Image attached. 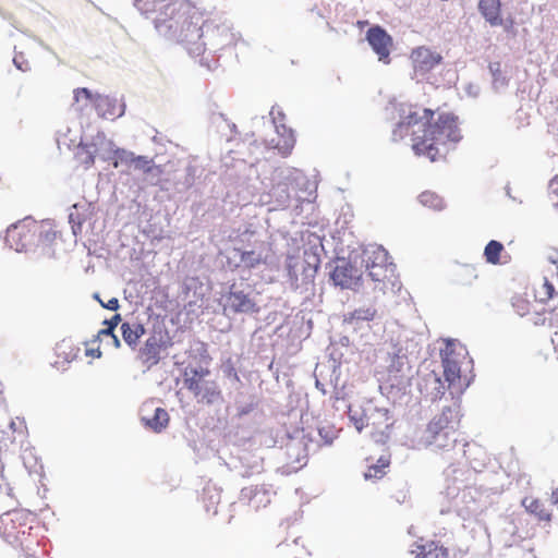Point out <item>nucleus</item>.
Listing matches in <instances>:
<instances>
[{"instance_id":"1","label":"nucleus","mask_w":558,"mask_h":558,"mask_svg":"<svg viewBox=\"0 0 558 558\" xmlns=\"http://www.w3.org/2000/svg\"><path fill=\"white\" fill-rule=\"evenodd\" d=\"M435 111L422 108L417 105H410L402 110L401 120L392 132L393 141L402 140L408 135L410 128L418 126L422 135L413 131L412 148L417 156H425L435 161L440 156L439 147L448 142H458L460 133L458 118L448 112L438 113L437 120L432 123Z\"/></svg>"},{"instance_id":"2","label":"nucleus","mask_w":558,"mask_h":558,"mask_svg":"<svg viewBox=\"0 0 558 558\" xmlns=\"http://www.w3.org/2000/svg\"><path fill=\"white\" fill-rule=\"evenodd\" d=\"M155 26L162 32L166 27L169 36L174 39L192 58H201L206 51L207 44L214 48L222 46L220 40L227 36L225 28L205 19L204 14L184 2H179L170 20L157 16Z\"/></svg>"},{"instance_id":"3","label":"nucleus","mask_w":558,"mask_h":558,"mask_svg":"<svg viewBox=\"0 0 558 558\" xmlns=\"http://www.w3.org/2000/svg\"><path fill=\"white\" fill-rule=\"evenodd\" d=\"M54 238V232L31 217H26L7 229L5 242L16 252H26L34 245L45 243Z\"/></svg>"},{"instance_id":"4","label":"nucleus","mask_w":558,"mask_h":558,"mask_svg":"<svg viewBox=\"0 0 558 558\" xmlns=\"http://www.w3.org/2000/svg\"><path fill=\"white\" fill-rule=\"evenodd\" d=\"M365 266L368 276L375 282V289L383 292L395 290L399 284L397 267L390 260L388 252L383 246H374L364 252Z\"/></svg>"},{"instance_id":"5","label":"nucleus","mask_w":558,"mask_h":558,"mask_svg":"<svg viewBox=\"0 0 558 558\" xmlns=\"http://www.w3.org/2000/svg\"><path fill=\"white\" fill-rule=\"evenodd\" d=\"M207 367H186L183 373L184 387L194 396L197 403L211 405L222 401V391L216 380L208 379Z\"/></svg>"},{"instance_id":"6","label":"nucleus","mask_w":558,"mask_h":558,"mask_svg":"<svg viewBox=\"0 0 558 558\" xmlns=\"http://www.w3.org/2000/svg\"><path fill=\"white\" fill-rule=\"evenodd\" d=\"M460 424L459 412L445 408L427 425L426 440L436 448L452 447L457 441V430Z\"/></svg>"},{"instance_id":"7","label":"nucleus","mask_w":558,"mask_h":558,"mask_svg":"<svg viewBox=\"0 0 558 558\" xmlns=\"http://www.w3.org/2000/svg\"><path fill=\"white\" fill-rule=\"evenodd\" d=\"M35 517L26 510L15 509L0 515V534L10 544H23L35 523Z\"/></svg>"},{"instance_id":"8","label":"nucleus","mask_w":558,"mask_h":558,"mask_svg":"<svg viewBox=\"0 0 558 558\" xmlns=\"http://www.w3.org/2000/svg\"><path fill=\"white\" fill-rule=\"evenodd\" d=\"M320 265V258L316 253L304 252L303 260L295 256H288L286 268L289 279L295 288L300 284H310L313 282Z\"/></svg>"},{"instance_id":"9","label":"nucleus","mask_w":558,"mask_h":558,"mask_svg":"<svg viewBox=\"0 0 558 558\" xmlns=\"http://www.w3.org/2000/svg\"><path fill=\"white\" fill-rule=\"evenodd\" d=\"M170 345V338L166 331H154L140 349L138 359L144 366L151 368L159 363L161 352L166 351Z\"/></svg>"},{"instance_id":"10","label":"nucleus","mask_w":558,"mask_h":558,"mask_svg":"<svg viewBox=\"0 0 558 558\" xmlns=\"http://www.w3.org/2000/svg\"><path fill=\"white\" fill-rule=\"evenodd\" d=\"M502 4L500 0H480L478 12L484 20L493 27L501 26L506 33L515 35V21L509 15L502 17Z\"/></svg>"},{"instance_id":"11","label":"nucleus","mask_w":558,"mask_h":558,"mask_svg":"<svg viewBox=\"0 0 558 558\" xmlns=\"http://www.w3.org/2000/svg\"><path fill=\"white\" fill-rule=\"evenodd\" d=\"M391 426L389 411L380 408H369L366 412V429L375 442H386Z\"/></svg>"},{"instance_id":"12","label":"nucleus","mask_w":558,"mask_h":558,"mask_svg":"<svg viewBox=\"0 0 558 558\" xmlns=\"http://www.w3.org/2000/svg\"><path fill=\"white\" fill-rule=\"evenodd\" d=\"M366 39L378 56V60L385 63L390 62V52L393 46L392 37L380 26L371 27L366 33Z\"/></svg>"},{"instance_id":"13","label":"nucleus","mask_w":558,"mask_h":558,"mask_svg":"<svg viewBox=\"0 0 558 558\" xmlns=\"http://www.w3.org/2000/svg\"><path fill=\"white\" fill-rule=\"evenodd\" d=\"M226 308H229L235 314L257 313L259 311L250 294L241 290H235L234 287H231L229 293L226 295Z\"/></svg>"},{"instance_id":"14","label":"nucleus","mask_w":558,"mask_h":558,"mask_svg":"<svg viewBox=\"0 0 558 558\" xmlns=\"http://www.w3.org/2000/svg\"><path fill=\"white\" fill-rule=\"evenodd\" d=\"M411 60L415 72L427 73L437 66L442 57L426 47H418L411 52Z\"/></svg>"},{"instance_id":"15","label":"nucleus","mask_w":558,"mask_h":558,"mask_svg":"<svg viewBox=\"0 0 558 558\" xmlns=\"http://www.w3.org/2000/svg\"><path fill=\"white\" fill-rule=\"evenodd\" d=\"M410 553L413 558H449L448 548L436 541L416 542L412 545Z\"/></svg>"},{"instance_id":"16","label":"nucleus","mask_w":558,"mask_h":558,"mask_svg":"<svg viewBox=\"0 0 558 558\" xmlns=\"http://www.w3.org/2000/svg\"><path fill=\"white\" fill-rule=\"evenodd\" d=\"M444 376L449 386L460 385L461 366L453 350L447 349L442 354Z\"/></svg>"},{"instance_id":"17","label":"nucleus","mask_w":558,"mask_h":558,"mask_svg":"<svg viewBox=\"0 0 558 558\" xmlns=\"http://www.w3.org/2000/svg\"><path fill=\"white\" fill-rule=\"evenodd\" d=\"M359 278L357 270L349 263L337 265L331 272L332 281L341 288H353L357 283Z\"/></svg>"},{"instance_id":"18","label":"nucleus","mask_w":558,"mask_h":558,"mask_svg":"<svg viewBox=\"0 0 558 558\" xmlns=\"http://www.w3.org/2000/svg\"><path fill=\"white\" fill-rule=\"evenodd\" d=\"M94 107L98 114L105 119H114L123 113V106L109 96L96 94Z\"/></svg>"},{"instance_id":"19","label":"nucleus","mask_w":558,"mask_h":558,"mask_svg":"<svg viewBox=\"0 0 558 558\" xmlns=\"http://www.w3.org/2000/svg\"><path fill=\"white\" fill-rule=\"evenodd\" d=\"M242 499H247L254 509L266 507L270 504V495L267 488L263 485L245 487L241 490Z\"/></svg>"},{"instance_id":"20","label":"nucleus","mask_w":558,"mask_h":558,"mask_svg":"<svg viewBox=\"0 0 558 558\" xmlns=\"http://www.w3.org/2000/svg\"><path fill=\"white\" fill-rule=\"evenodd\" d=\"M179 2H167L166 0H135L136 8L144 14L151 12H163L165 15L174 14Z\"/></svg>"},{"instance_id":"21","label":"nucleus","mask_w":558,"mask_h":558,"mask_svg":"<svg viewBox=\"0 0 558 558\" xmlns=\"http://www.w3.org/2000/svg\"><path fill=\"white\" fill-rule=\"evenodd\" d=\"M120 329L124 342L132 349L137 347L140 339L145 335V328L140 323L125 322Z\"/></svg>"},{"instance_id":"22","label":"nucleus","mask_w":558,"mask_h":558,"mask_svg":"<svg viewBox=\"0 0 558 558\" xmlns=\"http://www.w3.org/2000/svg\"><path fill=\"white\" fill-rule=\"evenodd\" d=\"M522 506L529 513L535 515L539 521L550 522L551 513L539 499L525 497L522 500Z\"/></svg>"},{"instance_id":"23","label":"nucleus","mask_w":558,"mask_h":558,"mask_svg":"<svg viewBox=\"0 0 558 558\" xmlns=\"http://www.w3.org/2000/svg\"><path fill=\"white\" fill-rule=\"evenodd\" d=\"M145 425L154 432L159 433L165 429L169 424V414L162 408H156L151 416H143Z\"/></svg>"},{"instance_id":"24","label":"nucleus","mask_w":558,"mask_h":558,"mask_svg":"<svg viewBox=\"0 0 558 558\" xmlns=\"http://www.w3.org/2000/svg\"><path fill=\"white\" fill-rule=\"evenodd\" d=\"M554 293L555 287L546 277L534 287V296L541 303L549 301L554 296Z\"/></svg>"},{"instance_id":"25","label":"nucleus","mask_w":558,"mask_h":558,"mask_svg":"<svg viewBox=\"0 0 558 558\" xmlns=\"http://www.w3.org/2000/svg\"><path fill=\"white\" fill-rule=\"evenodd\" d=\"M456 278L460 284L471 286L477 279V272L471 265H461L456 271Z\"/></svg>"},{"instance_id":"26","label":"nucleus","mask_w":558,"mask_h":558,"mask_svg":"<svg viewBox=\"0 0 558 558\" xmlns=\"http://www.w3.org/2000/svg\"><path fill=\"white\" fill-rule=\"evenodd\" d=\"M80 348L73 345L71 342L62 341L57 344L56 353L59 357L64 359L66 362H72L78 355Z\"/></svg>"},{"instance_id":"27","label":"nucleus","mask_w":558,"mask_h":558,"mask_svg":"<svg viewBox=\"0 0 558 558\" xmlns=\"http://www.w3.org/2000/svg\"><path fill=\"white\" fill-rule=\"evenodd\" d=\"M504 251V245L495 240L488 242L484 250V256L490 264H498L500 260V254Z\"/></svg>"},{"instance_id":"28","label":"nucleus","mask_w":558,"mask_h":558,"mask_svg":"<svg viewBox=\"0 0 558 558\" xmlns=\"http://www.w3.org/2000/svg\"><path fill=\"white\" fill-rule=\"evenodd\" d=\"M390 461L388 458L380 457L376 464L368 466L365 473L366 478H381L385 475V470L389 466Z\"/></svg>"},{"instance_id":"29","label":"nucleus","mask_w":558,"mask_h":558,"mask_svg":"<svg viewBox=\"0 0 558 558\" xmlns=\"http://www.w3.org/2000/svg\"><path fill=\"white\" fill-rule=\"evenodd\" d=\"M377 314V311L374 307H361L357 310H354L352 313H350V316L348 318L349 323L359 322V320H373Z\"/></svg>"},{"instance_id":"30","label":"nucleus","mask_w":558,"mask_h":558,"mask_svg":"<svg viewBox=\"0 0 558 558\" xmlns=\"http://www.w3.org/2000/svg\"><path fill=\"white\" fill-rule=\"evenodd\" d=\"M420 202L424 206L433 208L435 210H440L444 207L442 199L437 194H435L433 192H428V191L423 192L420 195Z\"/></svg>"},{"instance_id":"31","label":"nucleus","mask_w":558,"mask_h":558,"mask_svg":"<svg viewBox=\"0 0 558 558\" xmlns=\"http://www.w3.org/2000/svg\"><path fill=\"white\" fill-rule=\"evenodd\" d=\"M132 166L146 173L154 171L161 173V168L159 166H155L151 159H147L144 156H137Z\"/></svg>"},{"instance_id":"32","label":"nucleus","mask_w":558,"mask_h":558,"mask_svg":"<svg viewBox=\"0 0 558 558\" xmlns=\"http://www.w3.org/2000/svg\"><path fill=\"white\" fill-rule=\"evenodd\" d=\"M137 156L133 153H129L126 150H117L113 160V167L118 168L119 166H132Z\"/></svg>"},{"instance_id":"33","label":"nucleus","mask_w":558,"mask_h":558,"mask_svg":"<svg viewBox=\"0 0 558 558\" xmlns=\"http://www.w3.org/2000/svg\"><path fill=\"white\" fill-rule=\"evenodd\" d=\"M292 453H298L295 463L298 464L295 468H301L306 464L307 454L305 453V449L302 445H291L287 447V454L289 458L292 457Z\"/></svg>"},{"instance_id":"34","label":"nucleus","mask_w":558,"mask_h":558,"mask_svg":"<svg viewBox=\"0 0 558 558\" xmlns=\"http://www.w3.org/2000/svg\"><path fill=\"white\" fill-rule=\"evenodd\" d=\"M240 259L247 268H254L262 263V256L254 251L241 252Z\"/></svg>"},{"instance_id":"35","label":"nucleus","mask_w":558,"mask_h":558,"mask_svg":"<svg viewBox=\"0 0 558 558\" xmlns=\"http://www.w3.org/2000/svg\"><path fill=\"white\" fill-rule=\"evenodd\" d=\"M512 306L520 316H525L531 312V303L522 295L513 296Z\"/></svg>"},{"instance_id":"36","label":"nucleus","mask_w":558,"mask_h":558,"mask_svg":"<svg viewBox=\"0 0 558 558\" xmlns=\"http://www.w3.org/2000/svg\"><path fill=\"white\" fill-rule=\"evenodd\" d=\"M366 412L367 410H364L362 413H357L351 408L349 409V417L359 433L366 428Z\"/></svg>"},{"instance_id":"37","label":"nucleus","mask_w":558,"mask_h":558,"mask_svg":"<svg viewBox=\"0 0 558 558\" xmlns=\"http://www.w3.org/2000/svg\"><path fill=\"white\" fill-rule=\"evenodd\" d=\"M73 94H74V101L76 104L83 102L84 106H87L88 104L94 105L95 95H93L89 89H87L85 87L76 88V89H74Z\"/></svg>"},{"instance_id":"38","label":"nucleus","mask_w":558,"mask_h":558,"mask_svg":"<svg viewBox=\"0 0 558 558\" xmlns=\"http://www.w3.org/2000/svg\"><path fill=\"white\" fill-rule=\"evenodd\" d=\"M548 191H549L550 195L556 197V201L554 202V204L556 206H558V175L554 177L549 181Z\"/></svg>"},{"instance_id":"39","label":"nucleus","mask_w":558,"mask_h":558,"mask_svg":"<svg viewBox=\"0 0 558 558\" xmlns=\"http://www.w3.org/2000/svg\"><path fill=\"white\" fill-rule=\"evenodd\" d=\"M294 138L292 135H290V137L288 138V141H286L284 145L283 146H280V144L278 143L277 144V147L282 150V154L283 155H289L292 150V148L294 147Z\"/></svg>"},{"instance_id":"40","label":"nucleus","mask_w":558,"mask_h":558,"mask_svg":"<svg viewBox=\"0 0 558 558\" xmlns=\"http://www.w3.org/2000/svg\"><path fill=\"white\" fill-rule=\"evenodd\" d=\"M120 322H121V315L116 314L110 319L105 320L104 324L106 326H109L110 328L116 329V327L120 324Z\"/></svg>"},{"instance_id":"41","label":"nucleus","mask_w":558,"mask_h":558,"mask_svg":"<svg viewBox=\"0 0 558 558\" xmlns=\"http://www.w3.org/2000/svg\"><path fill=\"white\" fill-rule=\"evenodd\" d=\"M102 307L110 311H117L119 308V300L117 298H111L106 302V304H102Z\"/></svg>"},{"instance_id":"42","label":"nucleus","mask_w":558,"mask_h":558,"mask_svg":"<svg viewBox=\"0 0 558 558\" xmlns=\"http://www.w3.org/2000/svg\"><path fill=\"white\" fill-rule=\"evenodd\" d=\"M114 329L113 328H110L109 326H107V328L105 329H101L99 331V336H110V337H113L114 336Z\"/></svg>"},{"instance_id":"43","label":"nucleus","mask_w":558,"mask_h":558,"mask_svg":"<svg viewBox=\"0 0 558 558\" xmlns=\"http://www.w3.org/2000/svg\"><path fill=\"white\" fill-rule=\"evenodd\" d=\"M551 498H553V504L558 507V488L553 492Z\"/></svg>"},{"instance_id":"44","label":"nucleus","mask_w":558,"mask_h":558,"mask_svg":"<svg viewBox=\"0 0 558 558\" xmlns=\"http://www.w3.org/2000/svg\"><path fill=\"white\" fill-rule=\"evenodd\" d=\"M112 340H113V343H114V347L116 348H120L121 343H120V340L118 339V337L114 335L113 337H111Z\"/></svg>"},{"instance_id":"45","label":"nucleus","mask_w":558,"mask_h":558,"mask_svg":"<svg viewBox=\"0 0 558 558\" xmlns=\"http://www.w3.org/2000/svg\"><path fill=\"white\" fill-rule=\"evenodd\" d=\"M87 166H90L94 163V157L92 155L88 156Z\"/></svg>"},{"instance_id":"46","label":"nucleus","mask_w":558,"mask_h":558,"mask_svg":"<svg viewBox=\"0 0 558 558\" xmlns=\"http://www.w3.org/2000/svg\"><path fill=\"white\" fill-rule=\"evenodd\" d=\"M95 299L99 301L100 305L102 306V304H106L105 301H101L98 296V294H95Z\"/></svg>"},{"instance_id":"47","label":"nucleus","mask_w":558,"mask_h":558,"mask_svg":"<svg viewBox=\"0 0 558 558\" xmlns=\"http://www.w3.org/2000/svg\"><path fill=\"white\" fill-rule=\"evenodd\" d=\"M24 558H37V557H35L33 555H25Z\"/></svg>"},{"instance_id":"48","label":"nucleus","mask_w":558,"mask_h":558,"mask_svg":"<svg viewBox=\"0 0 558 558\" xmlns=\"http://www.w3.org/2000/svg\"><path fill=\"white\" fill-rule=\"evenodd\" d=\"M361 26H364V24H367V22H359Z\"/></svg>"}]
</instances>
